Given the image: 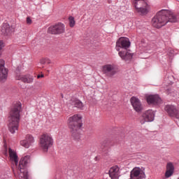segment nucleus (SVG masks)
<instances>
[{"instance_id":"1","label":"nucleus","mask_w":179,"mask_h":179,"mask_svg":"<svg viewBox=\"0 0 179 179\" xmlns=\"http://www.w3.org/2000/svg\"><path fill=\"white\" fill-rule=\"evenodd\" d=\"M169 22L176 23L177 17L174 15L171 10L166 9L159 10L152 20V26L157 29L166 26Z\"/></svg>"},{"instance_id":"2","label":"nucleus","mask_w":179,"mask_h":179,"mask_svg":"<svg viewBox=\"0 0 179 179\" xmlns=\"http://www.w3.org/2000/svg\"><path fill=\"white\" fill-rule=\"evenodd\" d=\"M22 110V103L16 102L13 105L10 110L8 117V131L10 134H16L19 129V122H20V111Z\"/></svg>"},{"instance_id":"3","label":"nucleus","mask_w":179,"mask_h":179,"mask_svg":"<svg viewBox=\"0 0 179 179\" xmlns=\"http://www.w3.org/2000/svg\"><path fill=\"white\" fill-rule=\"evenodd\" d=\"M69 127L73 136L78 135V131L82 128V115H74L68 120Z\"/></svg>"},{"instance_id":"4","label":"nucleus","mask_w":179,"mask_h":179,"mask_svg":"<svg viewBox=\"0 0 179 179\" xmlns=\"http://www.w3.org/2000/svg\"><path fill=\"white\" fill-rule=\"evenodd\" d=\"M39 148L42 152L47 153L48 149L54 145V138L49 133L43 134L39 138Z\"/></svg>"},{"instance_id":"5","label":"nucleus","mask_w":179,"mask_h":179,"mask_svg":"<svg viewBox=\"0 0 179 179\" xmlns=\"http://www.w3.org/2000/svg\"><path fill=\"white\" fill-rule=\"evenodd\" d=\"M29 163L30 155H25L21 157L20 160L18 170L20 172L21 178L22 179H29L30 177L29 171H27V166H29Z\"/></svg>"},{"instance_id":"6","label":"nucleus","mask_w":179,"mask_h":179,"mask_svg":"<svg viewBox=\"0 0 179 179\" xmlns=\"http://www.w3.org/2000/svg\"><path fill=\"white\" fill-rule=\"evenodd\" d=\"M133 3L138 13L140 15H148L149 5H148V3L145 0H134Z\"/></svg>"},{"instance_id":"7","label":"nucleus","mask_w":179,"mask_h":179,"mask_svg":"<svg viewBox=\"0 0 179 179\" xmlns=\"http://www.w3.org/2000/svg\"><path fill=\"white\" fill-rule=\"evenodd\" d=\"M48 32L50 34H64L65 33V24L62 22H58L54 25L50 26L48 29Z\"/></svg>"},{"instance_id":"8","label":"nucleus","mask_w":179,"mask_h":179,"mask_svg":"<svg viewBox=\"0 0 179 179\" xmlns=\"http://www.w3.org/2000/svg\"><path fill=\"white\" fill-rule=\"evenodd\" d=\"M153 121H155V111L152 110H145L139 117L140 124L142 125L145 122H152Z\"/></svg>"},{"instance_id":"9","label":"nucleus","mask_w":179,"mask_h":179,"mask_svg":"<svg viewBox=\"0 0 179 179\" xmlns=\"http://www.w3.org/2000/svg\"><path fill=\"white\" fill-rule=\"evenodd\" d=\"M131 47V42L129 41V38L125 37L120 38L116 42L115 50L116 51H121V48L122 50H128Z\"/></svg>"},{"instance_id":"10","label":"nucleus","mask_w":179,"mask_h":179,"mask_svg":"<svg viewBox=\"0 0 179 179\" xmlns=\"http://www.w3.org/2000/svg\"><path fill=\"white\" fill-rule=\"evenodd\" d=\"M146 178L145 169L140 167L134 168L130 172V179H144Z\"/></svg>"},{"instance_id":"11","label":"nucleus","mask_w":179,"mask_h":179,"mask_svg":"<svg viewBox=\"0 0 179 179\" xmlns=\"http://www.w3.org/2000/svg\"><path fill=\"white\" fill-rule=\"evenodd\" d=\"M101 71L104 75H107L108 76H114L117 73L115 65L110 64L103 65L101 68Z\"/></svg>"},{"instance_id":"12","label":"nucleus","mask_w":179,"mask_h":179,"mask_svg":"<svg viewBox=\"0 0 179 179\" xmlns=\"http://www.w3.org/2000/svg\"><path fill=\"white\" fill-rule=\"evenodd\" d=\"M34 143V137L30 134H27L25 136V138L24 140H21L20 141V145L22 146L23 148H25V149H29L31 146H33V144Z\"/></svg>"},{"instance_id":"13","label":"nucleus","mask_w":179,"mask_h":179,"mask_svg":"<svg viewBox=\"0 0 179 179\" xmlns=\"http://www.w3.org/2000/svg\"><path fill=\"white\" fill-rule=\"evenodd\" d=\"M130 103L134 110H136V113H141V111L143 110V106H142V103L141 102V100H139L138 98L136 96H132L130 99Z\"/></svg>"},{"instance_id":"14","label":"nucleus","mask_w":179,"mask_h":179,"mask_svg":"<svg viewBox=\"0 0 179 179\" xmlns=\"http://www.w3.org/2000/svg\"><path fill=\"white\" fill-rule=\"evenodd\" d=\"M8 79V69L5 68V61L0 59V82H6Z\"/></svg>"},{"instance_id":"15","label":"nucleus","mask_w":179,"mask_h":179,"mask_svg":"<svg viewBox=\"0 0 179 179\" xmlns=\"http://www.w3.org/2000/svg\"><path fill=\"white\" fill-rule=\"evenodd\" d=\"M17 80H22L23 83H33L34 81V76L27 74V75H23V74H17L16 76Z\"/></svg>"},{"instance_id":"16","label":"nucleus","mask_w":179,"mask_h":179,"mask_svg":"<svg viewBox=\"0 0 179 179\" xmlns=\"http://www.w3.org/2000/svg\"><path fill=\"white\" fill-rule=\"evenodd\" d=\"M109 176L111 179H118L121 176V171L118 166H112L109 170Z\"/></svg>"},{"instance_id":"17","label":"nucleus","mask_w":179,"mask_h":179,"mask_svg":"<svg viewBox=\"0 0 179 179\" xmlns=\"http://www.w3.org/2000/svg\"><path fill=\"white\" fill-rule=\"evenodd\" d=\"M8 155L10 162L14 163L15 166H17V164H19V157L17 156V153L16 152V151L9 148Z\"/></svg>"},{"instance_id":"18","label":"nucleus","mask_w":179,"mask_h":179,"mask_svg":"<svg viewBox=\"0 0 179 179\" xmlns=\"http://www.w3.org/2000/svg\"><path fill=\"white\" fill-rule=\"evenodd\" d=\"M147 103L154 105L160 104L162 103V99H160V96L157 94L149 95L147 96Z\"/></svg>"},{"instance_id":"19","label":"nucleus","mask_w":179,"mask_h":179,"mask_svg":"<svg viewBox=\"0 0 179 179\" xmlns=\"http://www.w3.org/2000/svg\"><path fill=\"white\" fill-rule=\"evenodd\" d=\"M118 55L123 61H131L134 58V53H131L127 50L120 51Z\"/></svg>"},{"instance_id":"20","label":"nucleus","mask_w":179,"mask_h":179,"mask_svg":"<svg viewBox=\"0 0 179 179\" xmlns=\"http://www.w3.org/2000/svg\"><path fill=\"white\" fill-rule=\"evenodd\" d=\"M12 31H13V28L12 26L9 25V23L5 22L2 24L1 33H3L4 36H9V34H12Z\"/></svg>"},{"instance_id":"21","label":"nucleus","mask_w":179,"mask_h":179,"mask_svg":"<svg viewBox=\"0 0 179 179\" xmlns=\"http://www.w3.org/2000/svg\"><path fill=\"white\" fill-rule=\"evenodd\" d=\"M174 174V164L172 162H168L166 164V171L165 178H170Z\"/></svg>"},{"instance_id":"22","label":"nucleus","mask_w":179,"mask_h":179,"mask_svg":"<svg viewBox=\"0 0 179 179\" xmlns=\"http://www.w3.org/2000/svg\"><path fill=\"white\" fill-rule=\"evenodd\" d=\"M178 108L173 105H167L165 106L164 110L171 117H174L177 111Z\"/></svg>"},{"instance_id":"23","label":"nucleus","mask_w":179,"mask_h":179,"mask_svg":"<svg viewBox=\"0 0 179 179\" xmlns=\"http://www.w3.org/2000/svg\"><path fill=\"white\" fill-rule=\"evenodd\" d=\"M69 104H71V106H74V107H76V108H80V110L83 109V103L80 101L79 99H76L75 98H72L69 101Z\"/></svg>"},{"instance_id":"24","label":"nucleus","mask_w":179,"mask_h":179,"mask_svg":"<svg viewBox=\"0 0 179 179\" xmlns=\"http://www.w3.org/2000/svg\"><path fill=\"white\" fill-rule=\"evenodd\" d=\"M69 26L70 27H75L76 22L75 17L71 16L69 17Z\"/></svg>"},{"instance_id":"25","label":"nucleus","mask_w":179,"mask_h":179,"mask_svg":"<svg viewBox=\"0 0 179 179\" xmlns=\"http://www.w3.org/2000/svg\"><path fill=\"white\" fill-rule=\"evenodd\" d=\"M46 62H47L48 64H51V61H50V59H42L41 60V64H45Z\"/></svg>"},{"instance_id":"26","label":"nucleus","mask_w":179,"mask_h":179,"mask_svg":"<svg viewBox=\"0 0 179 179\" xmlns=\"http://www.w3.org/2000/svg\"><path fill=\"white\" fill-rule=\"evenodd\" d=\"M175 118H176V120H178V121L179 122V108H178V109L176 110V112L175 113Z\"/></svg>"},{"instance_id":"27","label":"nucleus","mask_w":179,"mask_h":179,"mask_svg":"<svg viewBox=\"0 0 179 179\" xmlns=\"http://www.w3.org/2000/svg\"><path fill=\"white\" fill-rule=\"evenodd\" d=\"M3 47H5L3 45V41H0V51L2 50V48H3Z\"/></svg>"},{"instance_id":"28","label":"nucleus","mask_w":179,"mask_h":179,"mask_svg":"<svg viewBox=\"0 0 179 179\" xmlns=\"http://www.w3.org/2000/svg\"><path fill=\"white\" fill-rule=\"evenodd\" d=\"M27 23L28 24H31V19H30L29 17L27 18Z\"/></svg>"},{"instance_id":"29","label":"nucleus","mask_w":179,"mask_h":179,"mask_svg":"<svg viewBox=\"0 0 179 179\" xmlns=\"http://www.w3.org/2000/svg\"><path fill=\"white\" fill-rule=\"evenodd\" d=\"M40 78H44V75H43V74L38 75V76H37V78H38V79H40Z\"/></svg>"},{"instance_id":"30","label":"nucleus","mask_w":179,"mask_h":179,"mask_svg":"<svg viewBox=\"0 0 179 179\" xmlns=\"http://www.w3.org/2000/svg\"><path fill=\"white\" fill-rule=\"evenodd\" d=\"M177 179H179V177Z\"/></svg>"},{"instance_id":"31","label":"nucleus","mask_w":179,"mask_h":179,"mask_svg":"<svg viewBox=\"0 0 179 179\" xmlns=\"http://www.w3.org/2000/svg\"><path fill=\"white\" fill-rule=\"evenodd\" d=\"M71 1H73V0H71Z\"/></svg>"}]
</instances>
